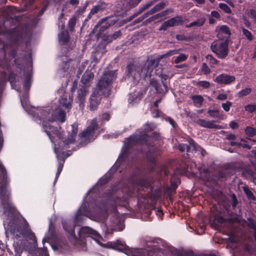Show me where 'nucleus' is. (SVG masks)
<instances>
[{"label": "nucleus", "mask_w": 256, "mask_h": 256, "mask_svg": "<svg viewBox=\"0 0 256 256\" xmlns=\"http://www.w3.org/2000/svg\"><path fill=\"white\" fill-rule=\"evenodd\" d=\"M201 70H202V72L204 74H208L210 72L209 68H208V66L205 63H204L202 64V68H201Z\"/></svg>", "instance_id": "49530a36"}, {"label": "nucleus", "mask_w": 256, "mask_h": 256, "mask_svg": "<svg viewBox=\"0 0 256 256\" xmlns=\"http://www.w3.org/2000/svg\"><path fill=\"white\" fill-rule=\"evenodd\" d=\"M211 16L215 18H220V14L216 11H212L211 12Z\"/></svg>", "instance_id": "864d4df0"}, {"label": "nucleus", "mask_w": 256, "mask_h": 256, "mask_svg": "<svg viewBox=\"0 0 256 256\" xmlns=\"http://www.w3.org/2000/svg\"><path fill=\"white\" fill-rule=\"evenodd\" d=\"M158 64V62L155 59H148L143 66L136 62L130 63L127 66V72L134 77H150L156 73V68Z\"/></svg>", "instance_id": "20e7f679"}, {"label": "nucleus", "mask_w": 256, "mask_h": 256, "mask_svg": "<svg viewBox=\"0 0 256 256\" xmlns=\"http://www.w3.org/2000/svg\"><path fill=\"white\" fill-rule=\"evenodd\" d=\"M245 110L252 112L256 110V104H248L244 106Z\"/></svg>", "instance_id": "72a5a7b5"}, {"label": "nucleus", "mask_w": 256, "mask_h": 256, "mask_svg": "<svg viewBox=\"0 0 256 256\" xmlns=\"http://www.w3.org/2000/svg\"><path fill=\"white\" fill-rule=\"evenodd\" d=\"M132 256H150V254H146L142 250H138L134 252Z\"/></svg>", "instance_id": "79ce46f5"}, {"label": "nucleus", "mask_w": 256, "mask_h": 256, "mask_svg": "<svg viewBox=\"0 0 256 256\" xmlns=\"http://www.w3.org/2000/svg\"><path fill=\"white\" fill-rule=\"evenodd\" d=\"M166 120L168 121L172 125L173 127H175V122L172 118H171L170 117H168L166 118Z\"/></svg>", "instance_id": "4d7b16f0"}, {"label": "nucleus", "mask_w": 256, "mask_h": 256, "mask_svg": "<svg viewBox=\"0 0 256 256\" xmlns=\"http://www.w3.org/2000/svg\"><path fill=\"white\" fill-rule=\"evenodd\" d=\"M34 0H25V8H24V10H27L28 6L32 5Z\"/></svg>", "instance_id": "3c124183"}, {"label": "nucleus", "mask_w": 256, "mask_h": 256, "mask_svg": "<svg viewBox=\"0 0 256 256\" xmlns=\"http://www.w3.org/2000/svg\"><path fill=\"white\" fill-rule=\"evenodd\" d=\"M156 214L160 217H162L163 212L160 209L158 208L156 210Z\"/></svg>", "instance_id": "052dcab7"}, {"label": "nucleus", "mask_w": 256, "mask_h": 256, "mask_svg": "<svg viewBox=\"0 0 256 256\" xmlns=\"http://www.w3.org/2000/svg\"><path fill=\"white\" fill-rule=\"evenodd\" d=\"M84 210L83 206L80 208L75 218V224H77L84 216L96 221H102L108 216L106 206L95 208L92 212H86Z\"/></svg>", "instance_id": "39448f33"}, {"label": "nucleus", "mask_w": 256, "mask_h": 256, "mask_svg": "<svg viewBox=\"0 0 256 256\" xmlns=\"http://www.w3.org/2000/svg\"><path fill=\"white\" fill-rule=\"evenodd\" d=\"M197 85L200 86H202L203 88H208L210 86V84L207 81H200L198 82Z\"/></svg>", "instance_id": "37998d69"}, {"label": "nucleus", "mask_w": 256, "mask_h": 256, "mask_svg": "<svg viewBox=\"0 0 256 256\" xmlns=\"http://www.w3.org/2000/svg\"><path fill=\"white\" fill-rule=\"evenodd\" d=\"M245 132L246 135L249 136H252L256 135V129L251 127H247L246 128Z\"/></svg>", "instance_id": "473e14b6"}, {"label": "nucleus", "mask_w": 256, "mask_h": 256, "mask_svg": "<svg viewBox=\"0 0 256 256\" xmlns=\"http://www.w3.org/2000/svg\"><path fill=\"white\" fill-rule=\"evenodd\" d=\"M204 24V21L203 20H198L192 22H191L188 26V27H192L193 26H201Z\"/></svg>", "instance_id": "a19ab883"}, {"label": "nucleus", "mask_w": 256, "mask_h": 256, "mask_svg": "<svg viewBox=\"0 0 256 256\" xmlns=\"http://www.w3.org/2000/svg\"><path fill=\"white\" fill-rule=\"evenodd\" d=\"M69 38L68 32L66 30L62 31L59 34L60 40L64 43L66 42Z\"/></svg>", "instance_id": "a878e982"}, {"label": "nucleus", "mask_w": 256, "mask_h": 256, "mask_svg": "<svg viewBox=\"0 0 256 256\" xmlns=\"http://www.w3.org/2000/svg\"><path fill=\"white\" fill-rule=\"evenodd\" d=\"M206 60L208 61H210H210L212 60H214V58L212 57V55H208L206 56Z\"/></svg>", "instance_id": "69168bd1"}, {"label": "nucleus", "mask_w": 256, "mask_h": 256, "mask_svg": "<svg viewBox=\"0 0 256 256\" xmlns=\"http://www.w3.org/2000/svg\"><path fill=\"white\" fill-rule=\"evenodd\" d=\"M198 170L202 179L207 181L212 180V178L210 177V174L206 168H198Z\"/></svg>", "instance_id": "aec40b11"}, {"label": "nucleus", "mask_w": 256, "mask_h": 256, "mask_svg": "<svg viewBox=\"0 0 256 256\" xmlns=\"http://www.w3.org/2000/svg\"><path fill=\"white\" fill-rule=\"evenodd\" d=\"M235 80L234 76L222 74L216 77L215 82L220 84L226 85L234 82Z\"/></svg>", "instance_id": "9b49d317"}, {"label": "nucleus", "mask_w": 256, "mask_h": 256, "mask_svg": "<svg viewBox=\"0 0 256 256\" xmlns=\"http://www.w3.org/2000/svg\"><path fill=\"white\" fill-rule=\"evenodd\" d=\"M14 246L15 256H21V254H22L24 250H26V248H24V246H19L17 243Z\"/></svg>", "instance_id": "bb28decb"}, {"label": "nucleus", "mask_w": 256, "mask_h": 256, "mask_svg": "<svg viewBox=\"0 0 256 256\" xmlns=\"http://www.w3.org/2000/svg\"><path fill=\"white\" fill-rule=\"evenodd\" d=\"M64 228L66 231L72 236L74 234V225L70 224L69 222H62Z\"/></svg>", "instance_id": "412c9836"}, {"label": "nucleus", "mask_w": 256, "mask_h": 256, "mask_svg": "<svg viewBox=\"0 0 256 256\" xmlns=\"http://www.w3.org/2000/svg\"><path fill=\"white\" fill-rule=\"evenodd\" d=\"M250 139H247L246 140H242L241 142L239 143L238 146H242L244 148H248L250 149L251 146L250 144V142H251Z\"/></svg>", "instance_id": "cd10ccee"}, {"label": "nucleus", "mask_w": 256, "mask_h": 256, "mask_svg": "<svg viewBox=\"0 0 256 256\" xmlns=\"http://www.w3.org/2000/svg\"><path fill=\"white\" fill-rule=\"evenodd\" d=\"M116 77L115 71H108L103 75L91 96L90 104V110H94L97 108L102 96L107 97L110 94V84Z\"/></svg>", "instance_id": "f03ea898"}, {"label": "nucleus", "mask_w": 256, "mask_h": 256, "mask_svg": "<svg viewBox=\"0 0 256 256\" xmlns=\"http://www.w3.org/2000/svg\"><path fill=\"white\" fill-rule=\"evenodd\" d=\"M76 22V18L75 16H73L68 22V27L70 30H72L74 27Z\"/></svg>", "instance_id": "c9c22d12"}, {"label": "nucleus", "mask_w": 256, "mask_h": 256, "mask_svg": "<svg viewBox=\"0 0 256 256\" xmlns=\"http://www.w3.org/2000/svg\"><path fill=\"white\" fill-rule=\"evenodd\" d=\"M232 106V103L230 101H226V102H223L222 104V107L226 112H228Z\"/></svg>", "instance_id": "e433bc0d"}, {"label": "nucleus", "mask_w": 256, "mask_h": 256, "mask_svg": "<svg viewBox=\"0 0 256 256\" xmlns=\"http://www.w3.org/2000/svg\"><path fill=\"white\" fill-rule=\"evenodd\" d=\"M98 128V124L96 119L92 121V124L88 126L87 129L80 134V136L86 140H92L96 137V131Z\"/></svg>", "instance_id": "1a4fd4ad"}, {"label": "nucleus", "mask_w": 256, "mask_h": 256, "mask_svg": "<svg viewBox=\"0 0 256 256\" xmlns=\"http://www.w3.org/2000/svg\"><path fill=\"white\" fill-rule=\"evenodd\" d=\"M179 50H170L168 52L166 53L162 54L160 56L159 59H162L164 58L169 56L176 54H178Z\"/></svg>", "instance_id": "2f4dec72"}, {"label": "nucleus", "mask_w": 256, "mask_h": 256, "mask_svg": "<svg viewBox=\"0 0 256 256\" xmlns=\"http://www.w3.org/2000/svg\"><path fill=\"white\" fill-rule=\"evenodd\" d=\"M250 17L254 20V21L256 23V10L253 9L250 10Z\"/></svg>", "instance_id": "de8ad7c7"}, {"label": "nucleus", "mask_w": 256, "mask_h": 256, "mask_svg": "<svg viewBox=\"0 0 256 256\" xmlns=\"http://www.w3.org/2000/svg\"><path fill=\"white\" fill-rule=\"evenodd\" d=\"M62 168H63V164L60 163V164L58 166L57 172L56 174V179H57L58 178L62 170Z\"/></svg>", "instance_id": "09e8293b"}, {"label": "nucleus", "mask_w": 256, "mask_h": 256, "mask_svg": "<svg viewBox=\"0 0 256 256\" xmlns=\"http://www.w3.org/2000/svg\"><path fill=\"white\" fill-rule=\"evenodd\" d=\"M110 118V114L107 113L104 114L102 116V118L104 120H108Z\"/></svg>", "instance_id": "13d9d810"}, {"label": "nucleus", "mask_w": 256, "mask_h": 256, "mask_svg": "<svg viewBox=\"0 0 256 256\" xmlns=\"http://www.w3.org/2000/svg\"><path fill=\"white\" fill-rule=\"evenodd\" d=\"M208 114L210 116L213 118H218L220 115L218 111L215 110H209L208 111Z\"/></svg>", "instance_id": "c03bdc74"}, {"label": "nucleus", "mask_w": 256, "mask_h": 256, "mask_svg": "<svg viewBox=\"0 0 256 256\" xmlns=\"http://www.w3.org/2000/svg\"><path fill=\"white\" fill-rule=\"evenodd\" d=\"M242 32L243 34L246 36V37L250 40H252L253 39V36L252 33L246 30V28H242Z\"/></svg>", "instance_id": "58836bf2"}, {"label": "nucleus", "mask_w": 256, "mask_h": 256, "mask_svg": "<svg viewBox=\"0 0 256 256\" xmlns=\"http://www.w3.org/2000/svg\"><path fill=\"white\" fill-rule=\"evenodd\" d=\"M228 40H218L212 44L211 48L219 58H224L228 54Z\"/></svg>", "instance_id": "0eeeda50"}, {"label": "nucleus", "mask_w": 256, "mask_h": 256, "mask_svg": "<svg viewBox=\"0 0 256 256\" xmlns=\"http://www.w3.org/2000/svg\"><path fill=\"white\" fill-rule=\"evenodd\" d=\"M219 7L227 14H230L232 12L230 8L225 4L220 3L219 4Z\"/></svg>", "instance_id": "f704fd0d"}, {"label": "nucleus", "mask_w": 256, "mask_h": 256, "mask_svg": "<svg viewBox=\"0 0 256 256\" xmlns=\"http://www.w3.org/2000/svg\"><path fill=\"white\" fill-rule=\"evenodd\" d=\"M192 100L194 104V105L198 108L202 105L204 98L200 95H195L192 96Z\"/></svg>", "instance_id": "4be33fe9"}, {"label": "nucleus", "mask_w": 256, "mask_h": 256, "mask_svg": "<svg viewBox=\"0 0 256 256\" xmlns=\"http://www.w3.org/2000/svg\"><path fill=\"white\" fill-rule=\"evenodd\" d=\"M182 24V19L180 16H176L168 20L165 22L160 28V30H166L168 26H178Z\"/></svg>", "instance_id": "f8f14e48"}, {"label": "nucleus", "mask_w": 256, "mask_h": 256, "mask_svg": "<svg viewBox=\"0 0 256 256\" xmlns=\"http://www.w3.org/2000/svg\"><path fill=\"white\" fill-rule=\"evenodd\" d=\"M126 152H124V153L120 156V157L119 158V160H124L126 156Z\"/></svg>", "instance_id": "0e129e2a"}, {"label": "nucleus", "mask_w": 256, "mask_h": 256, "mask_svg": "<svg viewBox=\"0 0 256 256\" xmlns=\"http://www.w3.org/2000/svg\"><path fill=\"white\" fill-rule=\"evenodd\" d=\"M249 156L252 158H256V150H252L250 153L249 154ZM251 161L252 163H254V160L251 159Z\"/></svg>", "instance_id": "8fccbe9b"}, {"label": "nucleus", "mask_w": 256, "mask_h": 256, "mask_svg": "<svg viewBox=\"0 0 256 256\" xmlns=\"http://www.w3.org/2000/svg\"><path fill=\"white\" fill-rule=\"evenodd\" d=\"M142 94L139 92L130 94L128 98L129 102L132 104L138 103L142 98Z\"/></svg>", "instance_id": "6ab92c4d"}, {"label": "nucleus", "mask_w": 256, "mask_h": 256, "mask_svg": "<svg viewBox=\"0 0 256 256\" xmlns=\"http://www.w3.org/2000/svg\"><path fill=\"white\" fill-rule=\"evenodd\" d=\"M188 142L190 144L188 147L184 144H180L178 145V149L180 151L184 152L186 148L187 152H189L191 148H192L196 152H200L202 156L206 154V152L199 146L196 144L192 140L190 139Z\"/></svg>", "instance_id": "9d476101"}, {"label": "nucleus", "mask_w": 256, "mask_h": 256, "mask_svg": "<svg viewBox=\"0 0 256 256\" xmlns=\"http://www.w3.org/2000/svg\"><path fill=\"white\" fill-rule=\"evenodd\" d=\"M164 6V2H160L159 4L150 10V14H152L154 12H156L162 9Z\"/></svg>", "instance_id": "c85d7f7f"}, {"label": "nucleus", "mask_w": 256, "mask_h": 256, "mask_svg": "<svg viewBox=\"0 0 256 256\" xmlns=\"http://www.w3.org/2000/svg\"><path fill=\"white\" fill-rule=\"evenodd\" d=\"M104 8V7L102 4H98L94 6L91 10L88 17L91 18L92 16L98 13L100 10H101Z\"/></svg>", "instance_id": "5701e85b"}, {"label": "nucleus", "mask_w": 256, "mask_h": 256, "mask_svg": "<svg viewBox=\"0 0 256 256\" xmlns=\"http://www.w3.org/2000/svg\"><path fill=\"white\" fill-rule=\"evenodd\" d=\"M70 3L72 5H78L79 4L78 0H70Z\"/></svg>", "instance_id": "e2e57ef3"}, {"label": "nucleus", "mask_w": 256, "mask_h": 256, "mask_svg": "<svg viewBox=\"0 0 256 256\" xmlns=\"http://www.w3.org/2000/svg\"><path fill=\"white\" fill-rule=\"evenodd\" d=\"M80 88L78 91V98L79 100L80 104H82L85 99L86 96L88 93V88L86 86H80Z\"/></svg>", "instance_id": "a211bd4d"}, {"label": "nucleus", "mask_w": 256, "mask_h": 256, "mask_svg": "<svg viewBox=\"0 0 256 256\" xmlns=\"http://www.w3.org/2000/svg\"><path fill=\"white\" fill-rule=\"evenodd\" d=\"M160 111L158 109H156L155 112L152 113V116L154 118H157L160 116Z\"/></svg>", "instance_id": "6e6d98bb"}, {"label": "nucleus", "mask_w": 256, "mask_h": 256, "mask_svg": "<svg viewBox=\"0 0 256 256\" xmlns=\"http://www.w3.org/2000/svg\"><path fill=\"white\" fill-rule=\"evenodd\" d=\"M79 236L80 238L81 239L90 237L102 246L112 248L119 251L123 252L127 254L131 252L130 248L122 241L117 240L115 242H109L105 244H102L99 240V238H100V234L96 230L88 226H84L80 229Z\"/></svg>", "instance_id": "7ed1b4c3"}, {"label": "nucleus", "mask_w": 256, "mask_h": 256, "mask_svg": "<svg viewBox=\"0 0 256 256\" xmlns=\"http://www.w3.org/2000/svg\"><path fill=\"white\" fill-rule=\"evenodd\" d=\"M3 77L4 78H5V74H2V79L0 80V93L2 92V87L4 85V80L3 79Z\"/></svg>", "instance_id": "603ef678"}, {"label": "nucleus", "mask_w": 256, "mask_h": 256, "mask_svg": "<svg viewBox=\"0 0 256 256\" xmlns=\"http://www.w3.org/2000/svg\"><path fill=\"white\" fill-rule=\"evenodd\" d=\"M72 100V98L70 96L68 98L66 95H64L60 98L57 108H52L51 110L49 107H46L40 108L36 112V120L40 121L52 142L54 144V152L58 159L59 156L56 150V142L62 138V134L51 124L55 120L60 122L65 121L66 111L68 112L71 108Z\"/></svg>", "instance_id": "f257e3e1"}, {"label": "nucleus", "mask_w": 256, "mask_h": 256, "mask_svg": "<svg viewBox=\"0 0 256 256\" xmlns=\"http://www.w3.org/2000/svg\"><path fill=\"white\" fill-rule=\"evenodd\" d=\"M226 138L228 140H234L236 139V136L234 134H228L226 136Z\"/></svg>", "instance_id": "680f3d73"}, {"label": "nucleus", "mask_w": 256, "mask_h": 256, "mask_svg": "<svg viewBox=\"0 0 256 256\" xmlns=\"http://www.w3.org/2000/svg\"><path fill=\"white\" fill-rule=\"evenodd\" d=\"M167 14L166 11L162 12L158 14L150 17L148 20L150 22L156 20L157 22H158L160 19H162V17L166 15Z\"/></svg>", "instance_id": "393cba45"}, {"label": "nucleus", "mask_w": 256, "mask_h": 256, "mask_svg": "<svg viewBox=\"0 0 256 256\" xmlns=\"http://www.w3.org/2000/svg\"><path fill=\"white\" fill-rule=\"evenodd\" d=\"M187 55L184 54H181L178 56H176L175 58L174 62L176 64H178L179 62L186 60L187 59Z\"/></svg>", "instance_id": "c756f323"}, {"label": "nucleus", "mask_w": 256, "mask_h": 256, "mask_svg": "<svg viewBox=\"0 0 256 256\" xmlns=\"http://www.w3.org/2000/svg\"><path fill=\"white\" fill-rule=\"evenodd\" d=\"M196 124L200 126L206 128H220L219 126L215 124V122L214 120L209 121L202 119H198L196 121Z\"/></svg>", "instance_id": "2eb2a0df"}, {"label": "nucleus", "mask_w": 256, "mask_h": 256, "mask_svg": "<svg viewBox=\"0 0 256 256\" xmlns=\"http://www.w3.org/2000/svg\"><path fill=\"white\" fill-rule=\"evenodd\" d=\"M93 78L94 74L92 72H86L82 76L81 80L82 85H80V86H86L88 88Z\"/></svg>", "instance_id": "4468645a"}, {"label": "nucleus", "mask_w": 256, "mask_h": 256, "mask_svg": "<svg viewBox=\"0 0 256 256\" xmlns=\"http://www.w3.org/2000/svg\"><path fill=\"white\" fill-rule=\"evenodd\" d=\"M230 35L229 28L225 26H221L218 32V37L220 40H228V38Z\"/></svg>", "instance_id": "ddd939ff"}, {"label": "nucleus", "mask_w": 256, "mask_h": 256, "mask_svg": "<svg viewBox=\"0 0 256 256\" xmlns=\"http://www.w3.org/2000/svg\"><path fill=\"white\" fill-rule=\"evenodd\" d=\"M252 90L250 88H246L240 91L238 95L239 97H243L248 95L251 92Z\"/></svg>", "instance_id": "7c9ffc66"}, {"label": "nucleus", "mask_w": 256, "mask_h": 256, "mask_svg": "<svg viewBox=\"0 0 256 256\" xmlns=\"http://www.w3.org/2000/svg\"><path fill=\"white\" fill-rule=\"evenodd\" d=\"M141 0H122V9L124 10H130L132 7L136 6Z\"/></svg>", "instance_id": "f3484780"}, {"label": "nucleus", "mask_w": 256, "mask_h": 256, "mask_svg": "<svg viewBox=\"0 0 256 256\" xmlns=\"http://www.w3.org/2000/svg\"><path fill=\"white\" fill-rule=\"evenodd\" d=\"M227 98H228L227 94H224V93L219 94L216 98L218 100H226Z\"/></svg>", "instance_id": "a18cd8bd"}, {"label": "nucleus", "mask_w": 256, "mask_h": 256, "mask_svg": "<svg viewBox=\"0 0 256 256\" xmlns=\"http://www.w3.org/2000/svg\"><path fill=\"white\" fill-rule=\"evenodd\" d=\"M186 256H194V254L192 252H188L185 254Z\"/></svg>", "instance_id": "774afa93"}, {"label": "nucleus", "mask_w": 256, "mask_h": 256, "mask_svg": "<svg viewBox=\"0 0 256 256\" xmlns=\"http://www.w3.org/2000/svg\"><path fill=\"white\" fill-rule=\"evenodd\" d=\"M170 182L171 189L174 190L177 188L178 184L180 182V180L176 176L174 175L171 178Z\"/></svg>", "instance_id": "b1692460"}, {"label": "nucleus", "mask_w": 256, "mask_h": 256, "mask_svg": "<svg viewBox=\"0 0 256 256\" xmlns=\"http://www.w3.org/2000/svg\"><path fill=\"white\" fill-rule=\"evenodd\" d=\"M230 127L232 128H236L238 127V124L235 122H232L230 124Z\"/></svg>", "instance_id": "5fc2aeb1"}, {"label": "nucleus", "mask_w": 256, "mask_h": 256, "mask_svg": "<svg viewBox=\"0 0 256 256\" xmlns=\"http://www.w3.org/2000/svg\"><path fill=\"white\" fill-rule=\"evenodd\" d=\"M133 188L132 189H130L128 191V194H134L135 192L139 193L137 196H138L140 195H144L145 194H143L141 192L142 190H144L145 191H148V192L149 190H151V187L150 183L145 180H142L138 182H136L134 184Z\"/></svg>", "instance_id": "6e6552de"}, {"label": "nucleus", "mask_w": 256, "mask_h": 256, "mask_svg": "<svg viewBox=\"0 0 256 256\" xmlns=\"http://www.w3.org/2000/svg\"><path fill=\"white\" fill-rule=\"evenodd\" d=\"M244 190L248 198L254 200V197L252 192L246 186L244 187Z\"/></svg>", "instance_id": "4c0bfd02"}, {"label": "nucleus", "mask_w": 256, "mask_h": 256, "mask_svg": "<svg viewBox=\"0 0 256 256\" xmlns=\"http://www.w3.org/2000/svg\"><path fill=\"white\" fill-rule=\"evenodd\" d=\"M72 133L70 138L68 140H65L64 142V143L65 145H68L69 144H72L74 142L75 137L77 134L78 128V124H74L72 126Z\"/></svg>", "instance_id": "dca6fc26"}, {"label": "nucleus", "mask_w": 256, "mask_h": 256, "mask_svg": "<svg viewBox=\"0 0 256 256\" xmlns=\"http://www.w3.org/2000/svg\"><path fill=\"white\" fill-rule=\"evenodd\" d=\"M148 160L152 162H155V159L154 158H151V156H148Z\"/></svg>", "instance_id": "338daca9"}, {"label": "nucleus", "mask_w": 256, "mask_h": 256, "mask_svg": "<svg viewBox=\"0 0 256 256\" xmlns=\"http://www.w3.org/2000/svg\"><path fill=\"white\" fill-rule=\"evenodd\" d=\"M156 125L152 123H147L144 126L143 132L138 131L135 135L127 138L124 143L126 150H128L132 146L136 143L143 144L146 142L148 138V132L154 130Z\"/></svg>", "instance_id": "423d86ee"}, {"label": "nucleus", "mask_w": 256, "mask_h": 256, "mask_svg": "<svg viewBox=\"0 0 256 256\" xmlns=\"http://www.w3.org/2000/svg\"><path fill=\"white\" fill-rule=\"evenodd\" d=\"M30 76H28L26 78V82L25 85H24V86L26 87V88H29V87L30 86Z\"/></svg>", "instance_id": "bf43d9fd"}, {"label": "nucleus", "mask_w": 256, "mask_h": 256, "mask_svg": "<svg viewBox=\"0 0 256 256\" xmlns=\"http://www.w3.org/2000/svg\"><path fill=\"white\" fill-rule=\"evenodd\" d=\"M248 226L254 230L255 238L256 239V226L253 220H248Z\"/></svg>", "instance_id": "ea45409f"}]
</instances>
